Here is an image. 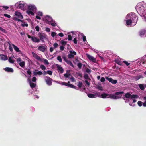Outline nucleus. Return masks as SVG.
Segmentation results:
<instances>
[{
    "mask_svg": "<svg viewBox=\"0 0 146 146\" xmlns=\"http://www.w3.org/2000/svg\"><path fill=\"white\" fill-rule=\"evenodd\" d=\"M21 60H22L21 59V58H18L17 59V63L18 64L19 63V62H21Z\"/></svg>",
    "mask_w": 146,
    "mask_h": 146,
    "instance_id": "nucleus-55",
    "label": "nucleus"
},
{
    "mask_svg": "<svg viewBox=\"0 0 146 146\" xmlns=\"http://www.w3.org/2000/svg\"><path fill=\"white\" fill-rule=\"evenodd\" d=\"M33 57H34L35 59H37L39 61H41V58L40 56H39L36 54L34 52L32 53Z\"/></svg>",
    "mask_w": 146,
    "mask_h": 146,
    "instance_id": "nucleus-15",
    "label": "nucleus"
},
{
    "mask_svg": "<svg viewBox=\"0 0 146 146\" xmlns=\"http://www.w3.org/2000/svg\"><path fill=\"white\" fill-rule=\"evenodd\" d=\"M25 4H24L20 3H16L15 5V6L16 7L18 8L22 9H23Z\"/></svg>",
    "mask_w": 146,
    "mask_h": 146,
    "instance_id": "nucleus-9",
    "label": "nucleus"
},
{
    "mask_svg": "<svg viewBox=\"0 0 146 146\" xmlns=\"http://www.w3.org/2000/svg\"><path fill=\"white\" fill-rule=\"evenodd\" d=\"M125 21L126 22V24L127 25H130L132 23H133V21L130 19L127 18V16L126 17Z\"/></svg>",
    "mask_w": 146,
    "mask_h": 146,
    "instance_id": "nucleus-17",
    "label": "nucleus"
},
{
    "mask_svg": "<svg viewBox=\"0 0 146 146\" xmlns=\"http://www.w3.org/2000/svg\"><path fill=\"white\" fill-rule=\"evenodd\" d=\"M27 13L29 15H34V13L32 11L29 10H28L27 11Z\"/></svg>",
    "mask_w": 146,
    "mask_h": 146,
    "instance_id": "nucleus-34",
    "label": "nucleus"
},
{
    "mask_svg": "<svg viewBox=\"0 0 146 146\" xmlns=\"http://www.w3.org/2000/svg\"><path fill=\"white\" fill-rule=\"evenodd\" d=\"M86 71L87 72V73H90L91 72V70H90L89 69L87 68L86 69Z\"/></svg>",
    "mask_w": 146,
    "mask_h": 146,
    "instance_id": "nucleus-49",
    "label": "nucleus"
},
{
    "mask_svg": "<svg viewBox=\"0 0 146 146\" xmlns=\"http://www.w3.org/2000/svg\"><path fill=\"white\" fill-rule=\"evenodd\" d=\"M31 40L35 42L39 43L40 42V40L35 36H32Z\"/></svg>",
    "mask_w": 146,
    "mask_h": 146,
    "instance_id": "nucleus-14",
    "label": "nucleus"
},
{
    "mask_svg": "<svg viewBox=\"0 0 146 146\" xmlns=\"http://www.w3.org/2000/svg\"><path fill=\"white\" fill-rule=\"evenodd\" d=\"M8 61L11 63H13L15 62V60L12 59L11 57H10L9 58Z\"/></svg>",
    "mask_w": 146,
    "mask_h": 146,
    "instance_id": "nucleus-29",
    "label": "nucleus"
},
{
    "mask_svg": "<svg viewBox=\"0 0 146 146\" xmlns=\"http://www.w3.org/2000/svg\"><path fill=\"white\" fill-rule=\"evenodd\" d=\"M57 60L60 62H61L62 61V60L61 58V57L60 56H58L57 57Z\"/></svg>",
    "mask_w": 146,
    "mask_h": 146,
    "instance_id": "nucleus-38",
    "label": "nucleus"
},
{
    "mask_svg": "<svg viewBox=\"0 0 146 146\" xmlns=\"http://www.w3.org/2000/svg\"><path fill=\"white\" fill-rule=\"evenodd\" d=\"M15 16H16V17H15L13 19L14 20L17 21L18 22H21L23 23H24L23 22V20H22L19 19H23V16L21 13L17 11L15 12Z\"/></svg>",
    "mask_w": 146,
    "mask_h": 146,
    "instance_id": "nucleus-3",
    "label": "nucleus"
},
{
    "mask_svg": "<svg viewBox=\"0 0 146 146\" xmlns=\"http://www.w3.org/2000/svg\"><path fill=\"white\" fill-rule=\"evenodd\" d=\"M44 21L46 23L50 24L51 22L53 21V19L52 18L49 16H46L45 18L44 19Z\"/></svg>",
    "mask_w": 146,
    "mask_h": 146,
    "instance_id": "nucleus-5",
    "label": "nucleus"
},
{
    "mask_svg": "<svg viewBox=\"0 0 146 146\" xmlns=\"http://www.w3.org/2000/svg\"><path fill=\"white\" fill-rule=\"evenodd\" d=\"M57 68L58 70L61 73L63 72L64 70L59 65H58L57 66Z\"/></svg>",
    "mask_w": 146,
    "mask_h": 146,
    "instance_id": "nucleus-22",
    "label": "nucleus"
},
{
    "mask_svg": "<svg viewBox=\"0 0 146 146\" xmlns=\"http://www.w3.org/2000/svg\"><path fill=\"white\" fill-rule=\"evenodd\" d=\"M28 8L29 10L32 11H36L37 10V9L35 6L31 5H28Z\"/></svg>",
    "mask_w": 146,
    "mask_h": 146,
    "instance_id": "nucleus-12",
    "label": "nucleus"
},
{
    "mask_svg": "<svg viewBox=\"0 0 146 146\" xmlns=\"http://www.w3.org/2000/svg\"><path fill=\"white\" fill-rule=\"evenodd\" d=\"M123 93L124 92L123 91L117 92L115 93V95L113 94L110 95H109V96L108 97H107V98H110L114 99L120 98L122 96L121 94Z\"/></svg>",
    "mask_w": 146,
    "mask_h": 146,
    "instance_id": "nucleus-2",
    "label": "nucleus"
},
{
    "mask_svg": "<svg viewBox=\"0 0 146 146\" xmlns=\"http://www.w3.org/2000/svg\"><path fill=\"white\" fill-rule=\"evenodd\" d=\"M0 58L2 60H6L7 59V57L6 55H1Z\"/></svg>",
    "mask_w": 146,
    "mask_h": 146,
    "instance_id": "nucleus-20",
    "label": "nucleus"
},
{
    "mask_svg": "<svg viewBox=\"0 0 146 146\" xmlns=\"http://www.w3.org/2000/svg\"><path fill=\"white\" fill-rule=\"evenodd\" d=\"M63 59L64 60V61L66 62L68 60L67 59L66 57L65 56L62 57Z\"/></svg>",
    "mask_w": 146,
    "mask_h": 146,
    "instance_id": "nucleus-61",
    "label": "nucleus"
},
{
    "mask_svg": "<svg viewBox=\"0 0 146 146\" xmlns=\"http://www.w3.org/2000/svg\"><path fill=\"white\" fill-rule=\"evenodd\" d=\"M84 78L86 80L90 79L88 75L87 74H85L84 75Z\"/></svg>",
    "mask_w": 146,
    "mask_h": 146,
    "instance_id": "nucleus-40",
    "label": "nucleus"
},
{
    "mask_svg": "<svg viewBox=\"0 0 146 146\" xmlns=\"http://www.w3.org/2000/svg\"><path fill=\"white\" fill-rule=\"evenodd\" d=\"M138 96L137 95L135 94H133L132 95H131V99L135 98H138Z\"/></svg>",
    "mask_w": 146,
    "mask_h": 146,
    "instance_id": "nucleus-35",
    "label": "nucleus"
},
{
    "mask_svg": "<svg viewBox=\"0 0 146 146\" xmlns=\"http://www.w3.org/2000/svg\"><path fill=\"white\" fill-rule=\"evenodd\" d=\"M70 76H71V74L70 73H69V74L66 73V74H65L64 75V77H66V78H68Z\"/></svg>",
    "mask_w": 146,
    "mask_h": 146,
    "instance_id": "nucleus-41",
    "label": "nucleus"
},
{
    "mask_svg": "<svg viewBox=\"0 0 146 146\" xmlns=\"http://www.w3.org/2000/svg\"><path fill=\"white\" fill-rule=\"evenodd\" d=\"M109 95V94H107L106 93L102 94H101V96L102 97V98H105L106 97L107 98V96Z\"/></svg>",
    "mask_w": 146,
    "mask_h": 146,
    "instance_id": "nucleus-23",
    "label": "nucleus"
},
{
    "mask_svg": "<svg viewBox=\"0 0 146 146\" xmlns=\"http://www.w3.org/2000/svg\"><path fill=\"white\" fill-rule=\"evenodd\" d=\"M19 65L22 67H23L25 66V61H22L20 62L19 63Z\"/></svg>",
    "mask_w": 146,
    "mask_h": 146,
    "instance_id": "nucleus-24",
    "label": "nucleus"
},
{
    "mask_svg": "<svg viewBox=\"0 0 146 146\" xmlns=\"http://www.w3.org/2000/svg\"><path fill=\"white\" fill-rule=\"evenodd\" d=\"M68 87L72 88L74 89H76V87L74 85H73L72 84H69L68 85Z\"/></svg>",
    "mask_w": 146,
    "mask_h": 146,
    "instance_id": "nucleus-32",
    "label": "nucleus"
},
{
    "mask_svg": "<svg viewBox=\"0 0 146 146\" xmlns=\"http://www.w3.org/2000/svg\"><path fill=\"white\" fill-rule=\"evenodd\" d=\"M139 33L140 36H143L145 35L146 33V30L142 29L141 30Z\"/></svg>",
    "mask_w": 146,
    "mask_h": 146,
    "instance_id": "nucleus-13",
    "label": "nucleus"
},
{
    "mask_svg": "<svg viewBox=\"0 0 146 146\" xmlns=\"http://www.w3.org/2000/svg\"><path fill=\"white\" fill-rule=\"evenodd\" d=\"M66 62L71 66L73 68H74V65L72 64V62L70 60H68Z\"/></svg>",
    "mask_w": 146,
    "mask_h": 146,
    "instance_id": "nucleus-27",
    "label": "nucleus"
},
{
    "mask_svg": "<svg viewBox=\"0 0 146 146\" xmlns=\"http://www.w3.org/2000/svg\"><path fill=\"white\" fill-rule=\"evenodd\" d=\"M124 96L126 98H129L130 97H131V94L129 93H126L124 95Z\"/></svg>",
    "mask_w": 146,
    "mask_h": 146,
    "instance_id": "nucleus-31",
    "label": "nucleus"
},
{
    "mask_svg": "<svg viewBox=\"0 0 146 146\" xmlns=\"http://www.w3.org/2000/svg\"><path fill=\"white\" fill-rule=\"evenodd\" d=\"M138 105L140 107H141L142 105V102L141 101H138L137 102Z\"/></svg>",
    "mask_w": 146,
    "mask_h": 146,
    "instance_id": "nucleus-46",
    "label": "nucleus"
},
{
    "mask_svg": "<svg viewBox=\"0 0 146 146\" xmlns=\"http://www.w3.org/2000/svg\"><path fill=\"white\" fill-rule=\"evenodd\" d=\"M61 84L62 85H65L68 87V85L69 84L68 83H66L65 82H62Z\"/></svg>",
    "mask_w": 146,
    "mask_h": 146,
    "instance_id": "nucleus-43",
    "label": "nucleus"
},
{
    "mask_svg": "<svg viewBox=\"0 0 146 146\" xmlns=\"http://www.w3.org/2000/svg\"><path fill=\"white\" fill-rule=\"evenodd\" d=\"M138 86L142 90H144L145 89L144 85L143 84H138Z\"/></svg>",
    "mask_w": 146,
    "mask_h": 146,
    "instance_id": "nucleus-28",
    "label": "nucleus"
},
{
    "mask_svg": "<svg viewBox=\"0 0 146 146\" xmlns=\"http://www.w3.org/2000/svg\"><path fill=\"white\" fill-rule=\"evenodd\" d=\"M30 85L31 87L32 88H35L36 85V84H34V83H32L31 82H30Z\"/></svg>",
    "mask_w": 146,
    "mask_h": 146,
    "instance_id": "nucleus-30",
    "label": "nucleus"
},
{
    "mask_svg": "<svg viewBox=\"0 0 146 146\" xmlns=\"http://www.w3.org/2000/svg\"><path fill=\"white\" fill-rule=\"evenodd\" d=\"M0 30L4 33H6L7 32V31L5 29L1 27H0Z\"/></svg>",
    "mask_w": 146,
    "mask_h": 146,
    "instance_id": "nucleus-37",
    "label": "nucleus"
},
{
    "mask_svg": "<svg viewBox=\"0 0 146 146\" xmlns=\"http://www.w3.org/2000/svg\"><path fill=\"white\" fill-rule=\"evenodd\" d=\"M97 88L100 90H103V89H102V88L101 86H97Z\"/></svg>",
    "mask_w": 146,
    "mask_h": 146,
    "instance_id": "nucleus-59",
    "label": "nucleus"
},
{
    "mask_svg": "<svg viewBox=\"0 0 146 146\" xmlns=\"http://www.w3.org/2000/svg\"><path fill=\"white\" fill-rule=\"evenodd\" d=\"M56 34V33L53 32L51 33V36L52 37H54Z\"/></svg>",
    "mask_w": 146,
    "mask_h": 146,
    "instance_id": "nucleus-44",
    "label": "nucleus"
},
{
    "mask_svg": "<svg viewBox=\"0 0 146 146\" xmlns=\"http://www.w3.org/2000/svg\"><path fill=\"white\" fill-rule=\"evenodd\" d=\"M70 54L68 55V58H72L74 57V55L76 54V52L74 51H70Z\"/></svg>",
    "mask_w": 146,
    "mask_h": 146,
    "instance_id": "nucleus-11",
    "label": "nucleus"
},
{
    "mask_svg": "<svg viewBox=\"0 0 146 146\" xmlns=\"http://www.w3.org/2000/svg\"><path fill=\"white\" fill-rule=\"evenodd\" d=\"M68 40H71L72 39V37L70 35H68Z\"/></svg>",
    "mask_w": 146,
    "mask_h": 146,
    "instance_id": "nucleus-53",
    "label": "nucleus"
},
{
    "mask_svg": "<svg viewBox=\"0 0 146 146\" xmlns=\"http://www.w3.org/2000/svg\"><path fill=\"white\" fill-rule=\"evenodd\" d=\"M39 37L40 38V40L43 42H44V40L45 38V37L44 36L43 34L40 33L39 35Z\"/></svg>",
    "mask_w": 146,
    "mask_h": 146,
    "instance_id": "nucleus-18",
    "label": "nucleus"
},
{
    "mask_svg": "<svg viewBox=\"0 0 146 146\" xmlns=\"http://www.w3.org/2000/svg\"><path fill=\"white\" fill-rule=\"evenodd\" d=\"M47 74H49V75H52V71H50V70H48V71H47Z\"/></svg>",
    "mask_w": 146,
    "mask_h": 146,
    "instance_id": "nucleus-50",
    "label": "nucleus"
},
{
    "mask_svg": "<svg viewBox=\"0 0 146 146\" xmlns=\"http://www.w3.org/2000/svg\"><path fill=\"white\" fill-rule=\"evenodd\" d=\"M38 49L40 51L44 52L47 49V46L45 45H41L38 47Z\"/></svg>",
    "mask_w": 146,
    "mask_h": 146,
    "instance_id": "nucleus-6",
    "label": "nucleus"
},
{
    "mask_svg": "<svg viewBox=\"0 0 146 146\" xmlns=\"http://www.w3.org/2000/svg\"><path fill=\"white\" fill-rule=\"evenodd\" d=\"M11 45L13 47L14 50L17 52H19L20 51L19 48L14 44H12Z\"/></svg>",
    "mask_w": 146,
    "mask_h": 146,
    "instance_id": "nucleus-19",
    "label": "nucleus"
},
{
    "mask_svg": "<svg viewBox=\"0 0 146 146\" xmlns=\"http://www.w3.org/2000/svg\"><path fill=\"white\" fill-rule=\"evenodd\" d=\"M9 48L10 52H12L13 51V49L11 45H9Z\"/></svg>",
    "mask_w": 146,
    "mask_h": 146,
    "instance_id": "nucleus-52",
    "label": "nucleus"
},
{
    "mask_svg": "<svg viewBox=\"0 0 146 146\" xmlns=\"http://www.w3.org/2000/svg\"><path fill=\"white\" fill-rule=\"evenodd\" d=\"M77 66L79 69H81L82 66V64L80 62L78 63L77 64Z\"/></svg>",
    "mask_w": 146,
    "mask_h": 146,
    "instance_id": "nucleus-39",
    "label": "nucleus"
},
{
    "mask_svg": "<svg viewBox=\"0 0 146 146\" xmlns=\"http://www.w3.org/2000/svg\"><path fill=\"white\" fill-rule=\"evenodd\" d=\"M127 18L130 19L133 21V23H134L133 25H135L137 21L138 17L135 13H131L127 15Z\"/></svg>",
    "mask_w": 146,
    "mask_h": 146,
    "instance_id": "nucleus-1",
    "label": "nucleus"
},
{
    "mask_svg": "<svg viewBox=\"0 0 146 146\" xmlns=\"http://www.w3.org/2000/svg\"><path fill=\"white\" fill-rule=\"evenodd\" d=\"M40 68L43 70H44L46 69V67L43 65H41L40 66Z\"/></svg>",
    "mask_w": 146,
    "mask_h": 146,
    "instance_id": "nucleus-42",
    "label": "nucleus"
},
{
    "mask_svg": "<svg viewBox=\"0 0 146 146\" xmlns=\"http://www.w3.org/2000/svg\"><path fill=\"white\" fill-rule=\"evenodd\" d=\"M50 24L51 26L53 27L55 26L56 25V23H50Z\"/></svg>",
    "mask_w": 146,
    "mask_h": 146,
    "instance_id": "nucleus-63",
    "label": "nucleus"
},
{
    "mask_svg": "<svg viewBox=\"0 0 146 146\" xmlns=\"http://www.w3.org/2000/svg\"><path fill=\"white\" fill-rule=\"evenodd\" d=\"M4 16L6 17H7L8 18H11V16L7 14H4Z\"/></svg>",
    "mask_w": 146,
    "mask_h": 146,
    "instance_id": "nucleus-45",
    "label": "nucleus"
},
{
    "mask_svg": "<svg viewBox=\"0 0 146 146\" xmlns=\"http://www.w3.org/2000/svg\"><path fill=\"white\" fill-rule=\"evenodd\" d=\"M32 80L33 82H35L36 80V78L35 77H33L32 78Z\"/></svg>",
    "mask_w": 146,
    "mask_h": 146,
    "instance_id": "nucleus-62",
    "label": "nucleus"
},
{
    "mask_svg": "<svg viewBox=\"0 0 146 146\" xmlns=\"http://www.w3.org/2000/svg\"><path fill=\"white\" fill-rule=\"evenodd\" d=\"M105 80V78L104 77H102L100 79V81L102 82H104Z\"/></svg>",
    "mask_w": 146,
    "mask_h": 146,
    "instance_id": "nucleus-56",
    "label": "nucleus"
},
{
    "mask_svg": "<svg viewBox=\"0 0 146 146\" xmlns=\"http://www.w3.org/2000/svg\"><path fill=\"white\" fill-rule=\"evenodd\" d=\"M21 26L23 27L25 26L27 27L28 26V24L27 23L22 24H21Z\"/></svg>",
    "mask_w": 146,
    "mask_h": 146,
    "instance_id": "nucleus-60",
    "label": "nucleus"
},
{
    "mask_svg": "<svg viewBox=\"0 0 146 146\" xmlns=\"http://www.w3.org/2000/svg\"><path fill=\"white\" fill-rule=\"evenodd\" d=\"M88 97L90 98H94L95 97V96L94 94L91 93L88 94Z\"/></svg>",
    "mask_w": 146,
    "mask_h": 146,
    "instance_id": "nucleus-26",
    "label": "nucleus"
},
{
    "mask_svg": "<svg viewBox=\"0 0 146 146\" xmlns=\"http://www.w3.org/2000/svg\"><path fill=\"white\" fill-rule=\"evenodd\" d=\"M82 84H83L81 82H79L77 84V85L79 88H81L82 86Z\"/></svg>",
    "mask_w": 146,
    "mask_h": 146,
    "instance_id": "nucleus-33",
    "label": "nucleus"
},
{
    "mask_svg": "<svg viewBox=\"0 0 146 146\" xmlns=\"http://www.w3.org/2000/svg\"><path fill=\"white\" fill-rule=\"evenodd\" d=\"M60 42L62 45L64 46L67 43V42L66 41H65L63 40H61Z\"/></svg>",
    "mask_w": 146,
    "mask_h": 146,
    "instance_id": "nucleus-36",
    "label": "nucleus"
},
{
    "mask_svg": "<svg viewBox=\"0 0 146 146\" xmlns=\"http://www.w3.org/2000/svg\"><path fill=\"white\" fill-rule=\"evenodd\" d=\"M4 70L5 71L9 72L12 73L14 72L13 69L11 68L6 67L4 68Z\"/></svg>",
    "mask_w": 146,
    "mask_h": 146,
    "instance_id": "nucleus-16",
    "label": "nucleus"
},
{
    "mask_svg": "<svg viewBox=\"0 0 146 146\" xmlns=\"http://www.w3.org/2000/svg\"><path fill=\"white\" fill-rule=\"evenodd\" d=\"M106 78L110 82L113 84H115L117 82V80H113L111 78L106 77Z\"/></svg>",
    "mask_w": 146,
    "mask_h": 146,
    "instance_id": "nucleus-10",
    "label": "nucleus"
},
{
    "mask_svg": "<svg viewBox=\"0 0 146 146\" xmlns=\"http://www.w3.org/2000/svg\"><path fill=\"white\" fill-rule=\"evenodd\" d=\"M27 72L29 75H31V72L29 69H28V70L27 71Z\"/></svg>",
    "mask_w": 146,
    "mask_h": 146,
    "instance_id": "nucleus-51",
    "label": "nucleus"
},
{
    "mask_svg": "<svg viewBox=\"0 0 146 146\" xmlns=\"http://www.w3.org/2000/svg\"><path fill=\"white\" fill-rule=\"evenodd\" d=\"M35 29L38 32L39 31V27L38 26H36Z\"/></svg>",
    "mask_w": 146,
    "mask_h": 146,
    "instance_id": "nucleus-54",
    "label": "nucleus"
},
{
    "mask_svg": "<svg viewBox=\"0 0 146 146\" xmlns=\"http://www.w3.org/2000/svg\"><path fill=\"white\" fill-rule=\"evenodd\" d=\"M44 63L45 64H49V63L48 60L46 59H44Z\"/></svg>",
    "mask_w": 146,
    "mask_h": 146,
    "instance_id": "nucleus-58",
    "label": "nucleus"
},
{
    "mask_svg": "<svg viewBox=\"0 0 146 146\" xmlns=\"http://www.w3.org/2000/svg\"><path fill=\"white\" fill-rule=\"evenodd\" d=\"M53 45L54 48H57L58 46V44L56 43H55Z\"/></svg>",
    "mask_w": 146,
    "mask_h": 146,
    "instance_id": "nucleus-48",
    "label": "nucleus"
},
{
    "mask_svg": "<svg viewBox=\"0 0 146 146\" xmlns=\"http://www.w3.org/2000/svg\"><path fill=\"white\" fill-rule=\"evenodd\" d=\"M143 78V77L142 75H140L136 76L135 79L136 81H137L141 78Z\"/></svg>",
    "mask_w": 146,
    "mask_h": 146,
    "instance_id": "nucleus-25",
    "label": "nucleus"
},
{
    "mask_svg": "<svg viewBox=\"0 0 146 146\" xmlns=\"http://www.w3.org/2000/svg\"><path fill=\"white\" fill-rule=\"evenodd\" d=\"M139 14L141 16H145L146 14V9L143 6H141L138 9Z\"/></svg>",
    "mask_w": 146,
    "mask_h": 146,
    "instance_id": "nucleus-4",
    "label": "nucleus"
},
{
    "mask_svg": "<svg viewBox=\"0 0 146 146\" xmlns=\"http://www.w3.org/2000/svg\"><path fill=\"white\" fill-rule=\"evenodd\" d=\"M123 62L127 66H128L130 64V63H128L127 61H123Z\"/></svg>",
    "mask_w": 146,
    "mask_h": 146,
    "instance_id": "nucleus-47",
    "label": "nucleus"
},
{
    "mask_svg": "<svg viewBox=\"0 0 146 146\" xmlns=\"http://www.w3.org/2000/svg\"><path fill=\"white\" fill-rule=\"evenodd\" d=\"M87 57L88 59L90 60L91 61H92L94 63L96 62V60L95 58L92 56L88 54H86Z\"/></svg>",
    "mask_w": 146,
    "mask_h": 146,
    "instance_id": "nucleus-8",
    "label": "nucleus"
},
{
    "mask_svg": "<svg viewBox=\"0 0 146 146\" xmlns=\"http://www.w3.org/2000/svg\"><path fill=\"white\" fill-rule=\"evenodd\" d=\"M116 63H117V64H118V65H121L122 64V63L120 61H116Z\"/></svg>",
    "mask_w": 146,
    "mask_h": 146,
    "instance_id": "nucleus-57",
    "label": "nucleus"
},
{
    "mask_svg": "<svg viewBox=\"0 0 146 146\" xmlns=\"http://www.w3.org/2000/svg\"><path fill=\"white\" fill-rule=\"evenodd\" d=\"M33 73L35 76H36L37 75H41L42 74V72L40 71H39L38 72H33Z\"/></svg>",
    "mask_w": 146,
    "mask_h": 146,
    "instance_id": "nucleus-21",
    "label": "nucleus"
},
{
    "mask_svg": "<svg viewBox=\"0 0 146 146\" xmlns=\"http://www.w3.org/2000/svg\"><path fill=\"white\" fill-rule=\"evenodd\" d=\"M60 49L62 51L64 50V46H61L60 47Z\"/></svg>",
    "mask_w": 146,
    "mask_h": 146,
    "instance_id": "nucleus-64",
    "label": "nucleus"
},
{
    "mask_svg": "<svg viewBox=\"0 0 146 146\" xmlns=\"http://www.w3.org/2000/svg\"><path fill=\"white\" fill-rule=\"evenodd\" d=\"M45 81L48 85L50 86L52 85V79L46 76Z\"/></svg>",
    "mask_w": 146,
    "mask_h": 146,
    "instance_id": "nucleus-7",
    "label": "nucleus"
}]
</instances>
